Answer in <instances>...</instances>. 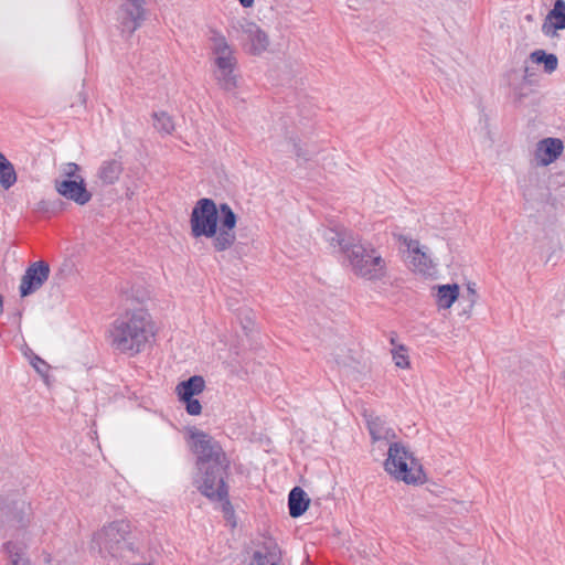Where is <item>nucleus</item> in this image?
<instances>
[{"label":"nucleus","mask_w":565,"mask_h":565,"mask_svg":"<svg viewBox=\"0 0 565 565\" xmlns=\"http://www.w3.org/2000/svg\"><path fill=\"white\" fill-rule=\"evenodd\" d=\"M328 222L329 226L322 235L331 253L345 255L353 275L370 282L386 281L390 278V258L370 243L347 242L345 228L333 220Z\"/></svg>","instance_id":"nucleus-1"},{"label":"nucleus","mask_w":565,"mask_h":565,"mask_svg":"<svg viewBox=\"0 0 565 565\" xmlns=\"http://www.w3.org/2000/svg\"><path fill=\"white\" fill-rule=\"evenodd\" d=\"M236 223L237 216L228 204L217 206L212 199L206 198L195 203L190 215L192 237L211 238L216 252H225L234 246Z\"/></svg>","instance_id":"nucleus-2"},{"label":"nucleus","mask_w":565,"mask_h":565,"mask_svg":"<svg viewBox=\"0 0 565 565\" xmlns=\"http://www.w3.org/2000/svg\"><path fill=\"white\" fill-rule=\"evenodd\" d=\"M156 333L154 322L146 310L127 311L111 326L110 345L120 353L134 356L154 340Z\"/></svg>","instance_id":"nucleus-3"},{"label":"nucleus","mask_w":565,"mask_h":565,"mask_svg":"<svg viewBox=\"0 0 565 565\" xmlns=\"http://www.w3.org/2000/svg\"><path fill=\"white\" fill-rule=\"evenodd\" d=\"M210 42V61L213 66V76L218 87L225 92L237 88L238 75L237 57L233 46L218 31H212Z\"/></svg>","instance_id":"nucleus-4"},{"label":"nucleus","mask_w":565,"mask_h":565,"mask_svg":"<svg viewBox=\"0 0 565 565\" xmlns=\"http://www.w3.org/2000/svg\"><path fill=\"white\" fill-rule=\"evenodd\" d=\"M384 468L393 478L407 484L422 483L425 479L422 465L402 443L390 444Z\"/></svg>","instance_id":"nucleus-5"},{"label":"nucleus","mask_w":565,"mask_h":565,"mask_svg":"<svg viewBox=\"0 0 565 565\" xmlns=\"http://www.w3.org/2000/svg\"><path fill=\"white\" fill-rule=\"evenodd\" d=\"M131 533L132 525L129 520L111 521L94 533L93 547H97L100 554L117 556L124 550Z\"/></svg>","instance_id":"nucleus-6"},{"label":"nucleus","mask_w":565,"mask_h":565,"mask_svg":"<svg viewBox=\"0 0 565 565\" xmlns=\"http://www.w3.org/2000/svg\"><path fill=\"white\" fill-rule=\"evenodd\" d=\"M228 467L230 460L198 467L199 475L194 482L199 491L211 500L225 499L228 490L224 479Z\"/></svg>","instance_id":"nucleus-7"},{"label":"nucleus","mask_w":565,"mask_h":565,"mask_svg":"<svg viewBox=\"0 0 565 565\" xmlns=\"http://www.w3.org/2000/svg\"><path fill=\"white\" fill-rule=\"evenodd\" d=\"M192 450L196 455V467L213 465L228 460L221 445L202 430H191Z\"/></svg>","instance_id":"nucleus-8"},{"label":"nucleus","mask_w":565,"mask_h":565,"mask_svg":"<svg viewBox=\"0 0 565 565\" xmlns=\"http://www.w3.org/2000/svg\"><path fill=\"white\" fill-rule=\"evenodd\" d=\"M146 0H125L118 11L117 20L122 32L132 34L146 19Z\"/></svg>","instance_id":"nucleus-9"},{"label":"nucleus","mask_w":565,"mask_h":565,"mask_svg":"<svg viewBox=\"0 0 565 565\" xmlns=\"http://www.w3.org/2000/svg\"><path fill=\"white\" fill-rule=\"evenodd\" d=\"M49 275L50 266L46 262L39 260L30 265L21 278V297H26L39 290L47 280Z\"/></svg>","instance_id":"nucleus-10"},{"label":"nucleus","mask_w":565,"mask_h":565,"mask_svg":"<svg viewBox=\"0 0 565 565\" xmlns=\"http://www.w3.org/2000/svg\"><path fill=\"white\" fill-rule=\"evenodd\" d=\"M54 189L60 195L78 205H85L92 199V193L86 189L83 177L73 180H55Z\"/></svg>","instance_id":"nucleus-11"},{"label":"nucleus","mask_w":565,"mask_h":565,"mask_svg":"<svg viewBox=\"0 0 565 565\" xmlns=\"http://www.w3.org/2000/svg\"><path fill=\"white\" fill-rule=\"evenodd\" d=\"M244 34L245 46L253 55H260L267 51L270 41L268 34L255 22L244 21L241 24Z\"/></svg>","instance_id":"nucleus-12"},{"label":"nucleus","mask_w":565,"mask_h":565,"mask_svg":"<svg viewBox=\"0 0 565 565\" xmlns=\"http://www.w3.org/2000/svg\"><path fill=\"white\" fill-rule=\"evenodd\" d=\"M281 551L273 540H266L254 551L247 565H280Z\"/></svg>","instance_id":"nucleus-13"},{"label":"nucleus","mask_w":565,"mask_h":565,"mask_svg":"<svg viewBox=\"0 0 565 565\" xmlns=\"http://www.w3.org/2000/svg\"><path fill=\"white\" fill-rule=\"evenodd\" d=\"M558 30H565V1L556 0L542 25L546 36H555Z\"/></svg>","instance_id":"nucleus-14"},{"label":"nucleus","mask_w":565,"mask_h":565,"mask_svg":"<svg viewBox=\"0 0 565 565\" xmlns=\"http://www.w3.org/2000/svg\"><path fill=\"white\" fill-rule=\"evenodd\" d=\"M563 143L556 138H546L537 143L535 156L541 164L547 166L561 156Z\"/></svg>","instance_id":"nucleus-15"},{"label":"nucleus","mask_w":565,"mask_h":565,"mask_svg":"<svg viewBox=\"0 0 565 565\" xmlns=\"http://www.w3.org/2000/svg\"><path fill=\"white\" fill-rule=\"evenodd\" d=\"M124 171L122 162L118 159L104 160L98 170L97 178L103 185L116 183Z\"/></svg>","instance_id":"nucleus-16"},{"label":"nucleus","mask_w":565,"mask_h":565,"mask_svg":"<svg viewBox=\"0 0 565 565\" xmlns=\"http://www.w3.org/2000/svg\"><path fill=\"white\" fill-rule=\"evenodd\" d=\"M407 248L411 253L409 264L413 266L414 270L427 274L434 267L431 258L419 247V243L417 241L409 239L407 243Z\"/></svg>","instance_id":"nucleus-17"},{"label":"nucleus","mask_w":565,"mask_h":565,"mask_svg":"<svg viewBox=\"0 0 565 565\" xmlns=\"http://www.w3.org/2000/svg\"><path fill=\"white\" fill-rule=\"evenodd\" d=\"M367 428L373 441H392L396 438L394 429L380 417H370Z\"/></svg>","instance_id":"nucleus-18"},{"label":"nucleus","mask_w":565,"mask_h":565,"mask_svg":"<svg viewBox=\"0 0 565 565\" xmlns=\"http://www.w3.org/2000/svg\"><path fill=\"white\" fill-rule=\"evenodd\" d=\"M309 502L310 500L307 498L306 492L301 488L295 487L289 493V514L292 518L302 515L308 509Z\"/></svg>","instance_id":"nucleus-19"},{"label":"nucleus","mask_w":565,"mask_h":565,"mask_svg":"<svg viewBox=\"0 0 565 565\" xmlns=\"http://www.w3.org/2000/svg\"><path fill=\"white\" fill-rule=\"evenodd\" d=\"M205 382L202 376L194 375L178 384L177 393L180 399H189L203 392Z\"/></svg>","instance_id":"nucleus-20"},{"label":"nucleus","mask_w":565,"mask_h":565,"mask_svg":"<svg viewBox=\"0 0 565 565\" xmlns=\"http://www.w3.org/2000/svg\"><path fill=\"white\" fill-rule=\"evenodd\" d=\"M459 296L458 285H441L437 291V305L441 309H449Z\"/></svg>","instance_id":"nucleus-21"},{"label":"nucleus","mask_w":565,"mask_h":565,"mask_svg":"<svg viewBox=\"0 0 565 565\" xmlns=\"http://www.w3.org/2000/svg\"><path fill=\"white\" fill-rule=\"evenodd\" d=\"M17 182V173L13 164L0 151V184L4 190L10 189Z\"/></svg>","instance_id":"nucleus-22"},{"label":"nucleus","mask_w":565,"mask_h":565,"mask_svg":"<svg viewBox=\"0 0 565 565\" xmlns=\"http://www.w3.org/2000/svg\"><path fill=\"white\" fill-rule=\"evenodd\" d=\"M530 58L535 64H544L546 73H553L558 65V60L555 54H547L543 50H536L530 54Z\"/></svg>","instance_id":"nucleus-23"},{"label":"nucleus","mask_w":565,"mask_h":565,"mask_svg":"<svg viewBox=\"0 0 565 565\" xmlns=\"http://www.w3.org/2000/svg\"><path fill=\"white\" fill-rule=\"evenodd\" d=\"M153 127L162 135H170L174 131V121L172 117L166 111L153 113Z\"/></svg>","instance_id":"nucleus-24"},{"label":"nucleus","mask_w":565,"mask_h":565,"mask_svg":"<svg viewBox=\"0 0 565 565\" xmlns=\"http://www.w3.org/2000/svg\"><path fill=\"white\" fill-rule=\"evenodd\" d=\"M4 550L9 555L8 565H29V559L25 557L23 548L13 542L4 544Z\"/></svg>","instance_id":"nucleus-25"},{"label":"nucleus","mask_w":565,"mask_h":565,"mask_svg":"<svg viewBox=\"0 0 565 565\" xmlns=\"http://www.w3.org/2000/svg\"><path fill=\"white\" fill-rule=\"evenodd\" d=\"M394 364L399 369H408L411 365L408 350L405 345L398 344L391 351Z\"/></svg>","instance_id":"nucleus-26"},{"label":"nucleus","mask_w":565,"mask_h":565,"mask_svg":"<svg viewBox=\"0 0 565 565\" xmlns=\"http://www.w3.org/2000/svg\"><path fill=\"white\" fill-rule=\"evenodd\" d=\"M531 85L532 84L524 83L523 81L515 83L514 79H511L510 88L514 99L521 102L527 97L531 93Z\"/></svg>","instance_id":"nucleus-27"},{"label":"nucleus","mask_w":565,"mask_h":565,"mask_svg":"<svg viewBox=\"0 0 565 565\" xmlns=\"http://www.w3.org/2000/svg\"><path fill=\"white\" fill-rule=\"evenodd\" d=\"M81 167L75 162H66L61 166V173L65 178L64 180L78 179Z\"/></svg>","instance_id":"nucleus-28"},{"label":"nucleus","mask_w":565,"mask_h":565,"mask_svg":"<svg viewBox=\"0 0 565 565\" xmlns=\"http://www.w3.org/2000/svg\"><path fill=\"white\" fill-rule=\"evenodd\" d=\"M185 404V409L188 414L192 416H198L202 412V406L199 399L189 397V399H181Z\"/></svg>","instance_id":"nucleus-29"},{"label":"nucleus","mask_w":565,"mask_h":565,"mask_svg":"<svg viewBox=\"0 0 565 565\" xmlns=\"http://www.w3.org/2000/svg\"><path fill=\"white\" fill-rule=\"evenodd\" d=\"M221 501L223 502V511H224L225 515H233L234 509H233L231 502L228 501V495Z\"/></svg>","instance_id":"nucleus-30"},{"label":"nucleus","mask_w":565,"mask_h":565,"mask_svg":"<svg viewBox=\"0 0 565 565\" xmlns=\"http://www.w3.org/2000/svg\"><path fill=\"white\" fill-rule=\"evenodd\" d=\"M531 77H532V73L530 72V68L527 66H525L521 81H523L524 83L532 84L533 81Z\"/></svg>","instance_id":"nucleus-31"},{"label":"nucleus","mask_w":565,"mask_h":565,"mask_svg":"<svg viewBox=\"0 0 565 565\" xmlns=\"http://www.w3.org/2000/svg\"><path fill=\"white\" fill-rule=\"evenodd\" d=\"M467 291H468V297H469V301H470V307H472L477 299L476 290L472 287L468 286Z\"/></svg>","instance_id":"nucleus-32"},{"label":"nucleus","mask_w":565,"mask_h":565,"mask_svg":"<svg viewBox=\"0 0 565 565\" xmlns=\"http://www.w3.org/2000/svg\"><path fill=\"white\" fill-rule=\"evenodd\" d=\"M244 8H250L254 4V0H238Z\"/></svg>","instance_id":"nucleus-33"},{"label":"nucleus","mask_w":565,"mask_h":565,"mask_svg":"<svg viewBox=\"0 0 565 565\" xmlns=\"http://www.w3.org/2000/svg\"><path fill=\"white\" fill-rule=\"evenodd\" d=\"M36 362H38V366H46L45 362L43 360H41L40 358H36Z\"/></svg>","instance_id":"nucleus-34"},{"label":"nucleus","mask_w":565,"mask_h":565,"mask_svg":"<svg viewBox=\"0 0 565 565\" xmlns=\"http://www.w3.org/2000/svg\"><path fill=\"white\" fill-rule=\"evenodd\" d=\"M36 362H38V366H46L45 362L43 360H41L40 358H36Z\"/></svg>","instance_id":"nucleus-35"},{"label":"nucleus","mask_w":565,"mask_h":565,"mask_svg":"<svg viewBox=\"0 0 565 565\" xmlns=\"http://www.w3.org/2000/svg\"><path fill=\"white\" fill-rule=\"evenodd\" d=\"M18 523L21 524V525H24V520H23V516L19 518L18 519Z\"/></svg>","instance_id":"nucleus-36"},{"label":"nucleus","mask_w":565,"mask_h":565,"mask_svg":"<svg viewBox=\"0 0 565 565\" xmlns=\"http://www.w3.org/2000/svg\"><path fill=\"white\" fill-rule=\"evenodd\" d=\"M390 342H391V344L394 345V348L397 345L396 342H395V338L394 337L391 338Z\"/></svg>","instance_id":"nucleus-37"},{"label":"nucleus","mask_w":565,"mask_h":565,"mask_svg":"<svg viewBox=\"0 0 565 565\" xmlns=\"http://www.w3.org/2000/svg\"><path fill=\"white\" fill-rule=\"evenodd\" d=\"M34 367L38 370V372H42V370L40 369V366H38L36 363H34Z\"/></svg>","instance_id":"nucleus-38"}]
</instances>
